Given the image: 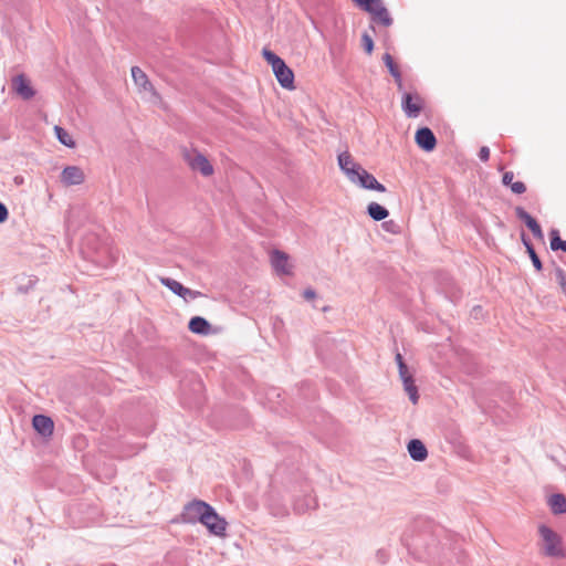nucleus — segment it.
I'll return each instance as SVG.
<instances>
[{"instance_id": "f8f14e48", "label": "nucleus", "mask_w": 566, "mask_h": 566, "mask_svg": "<svg viewBox=\"0 0 566 566\" xmlns=\"http://www.w3.org/2000/svg\"><path fill=\"white\" fill-rule=\"evenodd\" d=\"M11 87L21 98L28 101L35 95V91L31 86L30 81L23 75L19 74L11 81Z\"/></svg>"}, {"instance_id": "473e14b6", "label": "nucleus", "mask_w": 566, "mask_h": 566, "mask_svg": "<svg viewBox=\"0 0 566 566\" xmlns=\"http://www.w3.org/2000/svg\"><path fill=\"white\" fill-rule=\"evenodd\" d=\"M94 261L96 263H98L101 266L107 268V266L112 265L113 263H115L116 256L112 251H109L107 259L97 256Z\"/></svg>"}, {"instance_id": "a18cd8bd", "label": "nucleus", "mask_w": 566, "mask_h": 566, "mask_svg": "<svg viewBox=\"0 0 566 566\" xmlns=\"http://www.w3.org/2000/svg\"><path fill=\"white\" fill-rule=\"evenodd\" d=\"M273 515H285L286 510L285 509H279L276 511H272Z\"/></svg>"}, {"instance_id": "c756f323", "label": "nucleus", "mask_w": 566, "mask_h": 566, "mask_svg": "<svg viewBox=\"0 0 566 566\" xmlns=\"http://www.w3.org/2000/svg\"><path fill=\"white\" fill-rule=\"evenodd\" d=\"M55 135L59 139V142L69 147L73 148L75 146V142L73 140L72 136L62 127L55 126L54 127Z\"/></svg>"}, {"instance_id": "cd10ccee", "label": "nucleus", "mask_w": 566, "mask_h": 566, "mask_svg": "<svg viewBox=\"0 0 566 566\" xmlns=\"http://www.w3.org/2000/svg\"><path fill=\"white\" fill-rule=\"evenodd\" d=\"M373 21L382 24L384 27H389L392 24V19L386 7L379 9L375 13L371 14Z\"/></svg>"}, {"instance_id": "09e8293b", "label": "nucleus", "mask_w": 566, "mask_h": 566, "mask_svg": "<svg viewBox=\"0 0 566 566\" xmlns=\"http://www.w3.org/2000/svg\"><path fill=\"white\" fill-rule=\"evenodd\" d=\"M191 318L199 319V318H202V317L201 316H192Z\"/></svg>"}, {"instance_id": "f704fd0d", "label": "nucleus", "mask_w": 566, "mask_h": 566, "mask_svg": "<svg viewBox=\"0 0 566 566\" xmlns=\"http://www.w3.org/2000/svg\"><path fill=\"white\" fill-rule=\"evenodd\" d=\"M512 192L516 195L524 193L526 190V186L522 181H515L510 186Z\"/></svg>"}, {"instance_id": "e433bc0d", "label": "nucleus", "mask_w": 566, "mask_h": 566, "mask_svg": "<svg viewBox=\"0 0 566 566\" xmlns=\"http://www.w3.org/2000/svg\"><path fill=\"white\" fill-rule=\"evenodd\" d=\"M513 178H514V174L512 171L504 172L503 178H502L503 185L510 187L514 182Z\"/></svg>"}, {"instance_id": "7c9ffc66", "label": "nucleus", "mask_w": 566, "mask_h": 566, "mask_svg": "<svg viewBox=\"0 0 566 566\" xmlns=\"http://www.w3.org/2000/svg\"><path fill=\"white\" fill-rule=\"evenodd\" d=\"M382 0H366V4H360V8L370 14L375 13L379 9L384 8Z\"/></svg>"}, {"instance_id": "ddd939ff", "label": "nucleus", "mask_w": 566, "mask_h": 566, "mask_svg": "<svg viewBox=\"0 0 566 566\" xmlns=\"http://www.w3.org/2000/svg\"><path fill=\"white\" fill-rule=\"evenodd\" d=\"M338 166L348 180H354L355 174L361 168L348 151H343L337 157Z\"/></svg>"}, {"instance_id": "ea45409f", "label": "nucleus", "mask_w": 566, "mask_h": 566, "mask_svg": "<svg viewBox=\"0 0 566 566\" xmlns=\"http://www.w3.org/2000/svg\"><path fill=\"white\" fill-rule=\"evenodd\" d=\"M269 325L271 326L272 331L274 333H276L279 331V328H281L283 326V321L282 319H279V321H268Z\"/></svg>"}, {"instance_id": "dca6fc26", "label": "nucleus", "mask_w": 566, "mask_h": 566, "mask_svg": "<svg viewBox=\"0 0 566 566\" xmlns=\"http://www.w3.org/2000/svg\"><path fill=\"white\" fill-rule=\"evenodd\" d=\"M415 140L417 145L426 150L431 151L437 145V139L432 130L428 127H421L416 132Z\"/></svg>"}, {"instance_id": "c03bdc74", "label": "nucleus", "mask_w": 566, "mask_h": 566, "mask_svg": "<svg viewBox=\"0 0 566 566\" xmlns=\"http://www.w3.org/2000/svg\"><path fill=\"white\" fill-rule=\"evenodd\" d=\"M417 328H418V329H421V331H423V332H429V327H428V325H427V322H426V321L420 322Z\"/></svg>"}, {"instance_id": "6e6552de", "label": "nucleus", "mask_w": 566, "mask_h": 566, "mask_svg": "<svg viewBox=\"0 0 566 566\" xmlns=\"http://www.w3.org/2000/svg\"><path fill=\"white\" fill-rule=\"evenodd\" d=\"M207 520H201V524L205 525L208 531L216 536H224L227 528V521L221 517L213 506L210 505V512Z\"/></svg>"}, {"instance_id": "bb28decb", "label": "nucleus", "mask_w": 566, "mask_h": 566, "mask_svg": "<svg viewBox=\"0 0 566 566\" xmlns=\"http://www.w3.org/2000/svg\"><path fill=\"white\" fill-rule=\"evenodd\" d=\"M403 390L408 394L410 401L416 405L419 400L418 387L416 386L415 378L402 381Z\"/></svg>"}, {"instance_id": "39448f33", "label": "nucleus", "mask_w": 566, "mask_h": 566, "mask_svg": "<svg viewBox=\"0 0 566 566\" xmlns=\"http://www.w3.org/2000/svg\"><path fill=\"white\" fill-rule=\"evenodd\" d=\"M312 492L311 485L305 484L302 486L301 494L294 496L293 510L296 514H304L317 509V500Z\"/></svg>"}, {"instance_id": "f03ea898", "label": "nucleus", "mask_w": 566, "mask_h": 566, "mask_svg": "<svg viewBox=\"0 0 566 566\" xmlns=\"http://www.w3.org/2000/svg\"><path fill=\"white\" fill-rule=\"evenodd\" d=\"M539 536L543 539V554L547 557L564 558L566 553L563 548L562 537L547 525H539Z\"/></svg>"}, {"instance_id": "a19ab883", "label": "nucleus", "mask_w": 566, "mask_h": 566, "mask_svg": "<svg viewBox=\"0 0 566 566\" xmlns=\"http://www.w3.org/2000/svg\"><path fill=\"white\" fill-rule=\"evenodd\" d=\"M316 296V293L313 289H306L304 292H303V297L306 300V301H312L314 300Z\"/></svg>"}, {"instance_id": "37998d69", "label": "nucleus", "mask_w": 566, "mask_h": 566, "mask_svg": "<svg viewBox=\"0 0 566 566\" xmlns=\"http://www.w3.org/2000/svg\"><path fill=\"white\" fill-rule=\"evenodd\" d=\"M522 241H523V244L525 245L527 252L535 250L533 244L531 243V241L525 237V234H522Z\"/></svg>"}, {"instance_id": "9b49d317", "label": "nucleus", "mask_w": 566, "mask_h": 566, "mask_svg": "<svg viewBox=\"0 0 566 566\" xmlns=\"http://www.w3.org/2000/svg\"><path fill=\"white\" fill-rule=\"evenodd\" d=\"M60 179L65 187L78 186L84 182L85 175L78 166H66L62 170Z\"/></svg>"}, {"instance_id": "b1692460", "label": "nucleus", "mask_w": 566, "mask_h": 566, "mask_svg": "<svg viewBox=\"0 0 566 566\" xmlns=\"http://www.w3.org/2000/svg\"><path fill=\"white\" fill-rule=\"evenodd\" d=\"M382 61H384L385 65L388 67L389 73L395 78V81L398 84V87L400 90L402 87L401 73H400L398 66L395 64L391 54L385 53L382 56Z\"/></svg>"}, {"instance_id": "20e7f679", "label": "nucleus", "mask_w": 566, "mask_h": 566, "mask_svg": "<svg viewBox=\"0 0 566 566\" xmlns=\"http://www.w3.org/2000/svg\"><path fill=\"white\" fill-rule=\"evenodd\" d=\"M182 156L185 161L192 170L199 171L205 177L213 174L212 165L201 153L197 151L196 149L185 148L182 150Z\"/></svg>"}, {"instance_id": "de8ad7c7", "label": "nucleus", "mask_w": 566, "mask_h": 566, "mask_svg": "<svg viewBox=\"0 0 566 566\" xmlns=\"http://www.w3.org/2000/svg\"><path fill=\"white\" fill-rule=\"evenodd\" d=\"M303 387H306L308 390H311V385L308 382H303Z\"/></svg>"}, {"instance_id": "6ab92c4d", "label": "nucleus", "mask_w": 566, "mask_h": 566, "mask_svg": "<svg viewBox=\"0 0 566 566\" xmlns=\"http://www.w3.org/2000/svg\"><path fill=\"white\" fill-rule=\"evenodd\" d=\"M407 450L413 461L422 462L428 458L427 447L419 439H411L407 444Z\"/></svg>"}, {"instance_id": "f3484780", "label": "nucleus", "mask_w": 566, "mask_h": 566, "mask_svg": "<svg viewBox=\"0 0 566 566\" xmlns=\"http://www.w3.org/2000/svg\"><path fill=\"white\" fill-rule=\"evenodd\" d=\"M34 430L44 438L51 437L54 431V422L51 417L45 415H35L32 419Z\"/></svg>"}, {"instance_id": "f257e3e1", "label": "nucleus", "mask_w": 566, "mask_h": 566, "mask_svg": "<svg viewBox=\"0 0 566 566\" xmlns=\"http://www.w3.org/2000/svg\"><path fill=\"white\" fill-rule=\"evenodd\" d=\"M442 538L449 541L442 527L421 520L405 533L403 543L415 559L442 566L450 562L451 554Z\"/></svg>"}, {"instance_id": "79ce46f5", "label": "nucleus", "mask_w": 566, "mask_h": 566, "mask_svg": "<svg viewBox=\"0 0 566 566\" xmlns=\"http://www.w3.org/2000/svg\"><path fill=\"white\" fill-rule=\"evenodd\" d=\"M522 241H523V244L525 245L527 252L535 250L533 244L531 243V241L525 237V234H522Z\"/></svg>"}, {"instance_id": "412c9836", "label": "nucleus", "mask_w": 566, "mask_h": 566, "mask_svg": "<svg viewBox=\"0 0 566 566\" xmlns=\"http://www.w3.org/2000/svg\"><path fill=\"white\" fill-rule=\"evenodd\" d=\"M17 291L22 294L29 293L38 283V277L33 275L20 274L15 276Z\"/></svg>"}, {"instance_id": "0eeeda50", "label": "nucleus", "mask_w": 566, "mask_h": 566, "mask_svg": "<svg viewBox=\"0 0 566 566\" xmlns=\"http://www.w3.org/2000/svg\"><path fill=\"white\" fill-rule=\"evenodd\" d=\"M350 182L356 184L364 189L379 192L386 191V187L363 167L355 174L354 180H350Z\"/></svg>"}, {"instance_id": "1a4fd4ad", "label": "nucleus", "mask_w": 566, "mask_h": 566, "mask_svg": "<svg viewBox=\"0 0 566 566\" xmlns=\"http://www.w3.org/2000/svg\"><path fill=\"white\" fill-rule=\"evenodd\" d=\"M160 282L163 283V285L168 287L172 293L180 296L186 302L192 301V300L201 296L200 292L190 290L174 279L161 277Z\"/></svg>"}, {"instance_id": "72a5a7b5", "label": "nucleus", "mask_w": 566, "mask_h": 566, "mask_svg": "<svg viewBox=\"0 0 566 566\" xmlns=\"http://www.w3.org/2000/svg\"><path fill=\"white\" fill-rule=\"evenodd\" d=\"M361 44H363V48L364 50L370 54L374 50V41L371 39V36L367 33H364L363 36H361Z\"/></svg>"}, {"instance_id": "5701e85b", "label": "nucleus", "mask_w": 566, "mask_h": 566, "mask_svg": "<svg viewBox=\"0 0 566 566\" xmlns=\"http://www.w3.org/2000/svg\"><path fill=\"white\" fill-rule=\"evenodd\" d=\"M188 328L199 335L216 333V329L210 325L209 321H189Z\"/></svg>"}, {"instance_id": "a211bd4d", "label": "nucleus", "mask_w": 566, "mask_h": 566, "mask_svg": "<svg viewBox=\"0 0 566 566\" xmlns=\"http://www.w3.org/2000/svg\"><path fill=\"white\" fill-rule=\"evenodd\" d=\"M273 73L282 87L293 88L294 74L284 61L273 69Z\"/></svg>"}, {"instance_id": "aec40b11", "label": "nucleus", "mask_w": 566, "mask_h": 566, "mask_svg": "<svg viewBox=\"0 0 566 566\" xmlns=\"http://www.w3.org/2000/svg\"><path fill=\"white\" fill-rule=\"evenodd\" d=\"M132 77L134 83L144 92H148L156 96V92L153 87V84L149 82L146 73L138 66L132 67Z\"/></svg>"}, {"instance_id": "c85d7f7f", "label": "nucleus", "mask_w": 566, "mask_h": 566, "mask_svg": "<svg viewBox=\"0 0 566 566\" xmlns=\"http://www.w3.org/2000/svg\"><path fill=\"white\" fill-rule=\"evenodd\" d=\"M551 237V249L553 251L562 250L566 252V241L562 240L559 237V231L557 229H552L549 231Z\"/></svg>"}, {"instance_id": "4468645a", "label": "nucleus", "mask_w": 566, "mask_h": 566, "mask_svg": "<svg viewBox=\"0 0 566 566\" xmlns=\"http://www.w3.org/2000/svg\"><path fill=\"white\" fill-rule=\"evenodd\" d=\"M515 214L531 230L534 238L544 240V233L541 226L526 210H524L522 207H516Z\"/></svg>"}, {"instance_id": "a878e982", "label": "nucleus", "mask_w": 566, "mask_h": 566, "mask_svg": "<svg viewBox=\"0 0 566 566\" xmlns=\"http://www.w3.org/2000/svg\"><path fill=\"white\" fill-rule=\"evenodd\" d=\"M395 360L398 366L399 378L401 379V381L413 378V375L409 371V368L402 355L399 352L396 353Z\"/></svg>"}, {"instance_id": "393cba45", "label": "nucleus", "mask_w": 566, "mask_h": 566, "mask_svg": "<svg viewBox=\"0 0 566 566\" xmlns=\"http://www.w3.org/2000/svg\"><path fill=\"white\" fill-rule=\"evenodd\" d=\"M367 212L375 221H381L389 214L388 210L377 202H370L367 207Z\"/></svg>"}, {"instance_id": "c9c22d12", "label": "nucleus", "mask_w": 566, "mask_h": 566, "mask_svg": "<svg viewBox=\"0 0 566 566\" xmlns=\"http://www.w3.org/2000/svg\"><path fill=\"white\" fill-rule=\"evenodd\" d=\"M531 260H532V263L534 265V268L537 270V271H541L543 269V265H542V261L539 260L538 255L536 254L535 250L534 251H531V252H527Z\"/></svg>"}, {"instance_id": "9d476101", "label": "nucleus", "mask_w": 566, "mask_h": 566, "mask_svg": "<svg viewBox=\"0 0 566 566\" xmlns=\"http://www.w3.org/2000/svg\"><path fill=\"white\" fill-rule=\"evenodd\" d=\"M271 264L279 275H291L293 265L290 262V256L283 251L273 250L270 255Z\"/></svg>"}, {"instance_id": "4be33fe9", "label": "nucleus", "mask_w": 566, "mask_h": 566, "mask_svg": "<svg viewBox=\"0 0 566 566\" xmlns=\"http://www.w3.org/2000/svg\"><path fill=\"white\" fill-rule=\"evenodd\" d=\"M548 505L555 515L564 514L566 513V496L562 493L552 494L548 499Z\"/></svg>"}, {"instance_id": "2eb2a0df", "label": "nucleus", "mask_w": 566, "mask_h": 566, "mask_svg": "<svg viewBox=\"0 0 566 566\" xmlns=\"http://www.w3.org/2000/svg\"><path fill=\"white\" fill-rule=\"evenodd\" d=\"M402 109L406 115L410 118H416L419 116L421 112V98L419 95H412L410 93H405L402 96Z\"/></svg>"}, {"instance_id": "49530a36", "label": "nucleus", "mask_w": 566, "mask_h": 566, "mask_svg": "<svg viewBox=\"0 0 566 566\" xmlns=\"http://www.w3.org/2000/svg\"><path fill=\"white\" fill-rule=\"evenodd\" d=\"M357 6L366 4V0H353Z\"/></svg>"}, {"instance_id": "2f4dec72", "label": "nucleus", "mask_w": 566, "mask_h": 566, "mask_svg": "<svg viewBox=\"0 0 566 566\" xmlns=\"http://www.w3.org/2000/svg\"><path fill=\"white\" fill-rule=\"evenodd\" d=\"M262 53L266 62L271 64L272 70L283 62V60L280 56H277L274 52L268 49H264Z\"/></svg>"}, {"instance_id": "4c0bfd02", "label": "nucleus", "mask_w": 566, "mask_h": 566, "mask_svg": "<svg viewBox=\"0 0 566 566\" xmlns=\"http://www.w3.org/2000/svg\"><path fill=\"white\" fill-rule=\"evenodd\" d=\"M479 158L482 161H488L489 160V158H490V149H489V147L483 146V147L480 148Z\"/></svg>"}, {"instance_id": "423d86ee", "label": "nucleus", "mask_w": 566, "mask_h": 566, "mask_svg": "<svg viewBox=\"0 0 566 566\" xmlns=\"http://www.w3.org/2000/svg\"><path fill=\"white\" fill-rule=\"evenodd\" d=\"M190 388L192 391V397L189 398V406H199L203 400V384L201 379L197 376L192 375L189 378L181 381V392L186 396L187 388Z\"/></svg>"}, {"instance_id": "7ed1b4c3", "label": "nucleus", "mask_w": 566, "mask_h": 566, "mask_svg": "<svg viewBox=\"0 0 566 566\" xmlns=\"http://www.w3.org/2000/svg\"><path fill=\"white\" fill-rule=\"evenodd\" d=\"M210 512V504L202 500H192L188 502L181 512V521L188 524L201 523V520H207Z\"/></svg>"}, {"instance_id": "58836bf2", "label": "nucleus", "mask_w": 566, "mask_h": 566, "mask_svg": "<svg viewBox=\"0 0 566 566\" xmlns=\"http://www.w3.org/2000/svg\"><path fill=\"white\" fill-rule=\"evenodd\" d=\"M9 212L7 207L0 201V223L8 219Z\"/></svg>"}]
</instances>
